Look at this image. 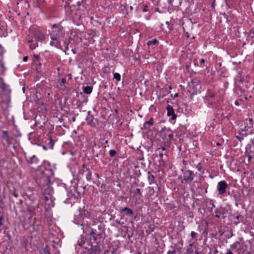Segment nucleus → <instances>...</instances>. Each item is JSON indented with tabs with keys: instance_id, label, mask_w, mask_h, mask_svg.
<instances>
[{
	"instance_id": "nucleus-18",
	"label": "nucleus",
	"mask_w": 254,
	"mask_h": 254,
	"mask_svg": "<svg viewBox=\"0 0 254 254\" xmlns=\"http://www.w3.org/2000/svg\"><path fill=\"white\" fill-rule=\"evenodd\" d=\"M235 218H236L237 220H238L237 222H236L234 223L235 224V225H237L239 223H240V222H242L243 221L244 217L242 215L239 214V215H237L235 217Z\"/></svg>"
},
{
	"instance_id": "nucleus-5",
	"label": "nucleus",
	"mask_w": 254,
	"mask_h": 254,
	"mask_svg": "<svg viewBox=\"0 0 254 254\" xmlns=\"http://www.w3.org/2000/svg\"><path fill=\"white\" fill-rule=\"evenodd\" d=\"M184 180L188 183H191L194 179L195 174L192 171L190 170H185L184 173Z\"/></svg>"
},
{
	"instance_id": "nucleus-28",
	"label": "nucleus",
	"mask_w": 254,
	"mask_h": 254,
	"mask_svg": "<svg viewBox=\"0 0 254 254\" xmlns=\"http://www.w3.org/2000/svg\"><path fill=\"white\" fill-rule=\"evenodd\" d=\"M248 37L249 36L252 38H254V30H250L248 33Z\"/></svg>"
},
{
	"instance_id": "nucleus-7",
	"label": "nucleus",
	"mask_w": 254,
	"mask_h": 254,
	"mask_svg": "<svg viewBox=\"0 0 254 254\" xmlns=\"http://www.w3.org/2000/svg\"><path fill=\"white\" fill-rule=\"evenodd\" d=\"M26 161L27 163L29 165H37L39 162V160L37 157L34 155L31 157H25Z\"/></svg>"
},
{
	"instance_id": "nucleus-19",
	"label": "nucleus",
	"mask_w": 254,
	"mask_h": 254,
	"mask_svg": "<svg viewBox=\"0 0 254 254\" xmlns=\"http://www.w3.org/2000/svg\"><path fill=\"white\" fill-rule=\"evenodd\" d=\"M88 113L89 115H90V111H89ZM86 120L88 122V125H91L92 123L93 122V116L92 115H89V116L86 117Z\"/></svg>"
},
{
	"instance_id": "nucleus-30",
	"label": "nucleus",
	"mask_w": 254,
	"mask_h": 254,
	"mask_svg": "<svg viewBox=\"0 0 254 254\" xmlns=\"http://www.w3.org/2000/svg\"><path fill=\"white\" fill-rule=\"evenodd\" d=\"M66 82V79L65 78H63L61 79V82L60 83V86H64V87L65 88L64 84Z\"/></svg>"
},
{
	"instance_id": "nucleus-11",
	"label": "nucleus",
	"mask_w": 254,
	"mask_h": 254,
	"mask_svg": "<svg viewBox=\"0 0 254 254\" xmlns=\"http://www.w3.org/2000/svg\"><path fill=\"white\" fill-rule=\"evenodd\" d=\"M164 131H166L165 137L168 136L170 140H172L173 139L174 135L172 132L170 130L169 128L168 129L166 127L162 128L161 132H163Z\"/></svg>"
},
{
	"instance_id": "nucleus-21",
	"label": "nucleus",
	"mask_w": 254,
	"mask_h": 254,
	"mask_svg": "<svg viewBox=\"0 0 254 254\" xmlns=\"http://www.w3.org/2000/svg\"><path fill=\"white\" fill-rule=\"evenodd\" d=\"M159 43L158 41L156 39H154L152 40H150L147 42V45L148 46H150L151 45H156Z\"/></svg>"
},
{
	"instance_id": "nucleus-42",
	"label": "nucleus",
	"mask_w": 254,
	"mask_h": 254,
	"mask_svg": "<svg viewBox=\"0 0 254 254\" xmlns=\"http://www.w3.org/2000/svg\"><path fill=\"white\" fill-rule=\"evenodd\" d=\"M225 254H234L230 249H227Z\"/></svg>"
},
{
	"instance_id": "nucleus-15",
	"label": "nucleus",
	"mask_w": 254,
	"mask_h": 254,
	"mask_svg": "<svg viewBox=\"0 0 254 254\" xmlns=\"http://www.w3.org/2000/svg\"><path fill=\"white\" fill-rule=\"evenodd\" d=\"M247 249V246L246 245H242L238 248L237 250L238 254H243Z\"/></svg>"
},
{
	"instance_id": "nucleus-6",
	"label": "nucleus",
	"mask_w": 254,
	"mask_h": 254,
	"mask_svg": "<svg viewBox=\"0 0 254 254\" xmlns=\"http://www.w3.org/2000/svg\"><path fill=\"white\" fill-rule=\"evenodd\" d=\"M228 184L225 181H221L218 182L217 185V190L219 194L222 195L225 193Z\"/></svg>"
},
{
	"instance_id": "nucleus-4",
	"label": "nucleus",
	"mask_w": 254,
	"mask_h": 254,
	"mask_svg": "<svg viewBox=\"0 0 254 254\" xmlns=\"http://www.w3.org/2000/svg\"><path fill=\"white\" fill-rule=\"evenodd\" d=\"M244 126L243 128H241L242 131V134L245 135L247 136L248 134H251L253 133V121L252 118L246 119L244 121Z\"/></svg>"
},
{
	"instance_id": "nucleus-24",
	"label": "nucleus",
	"mask_w": 254,
	"mask_h": 254,
	"mask_svg": "<svg viewBox=\"0 0 254 254\" xmlns=\"http://www.w3.org/2000/svg\"><path fill=\"white\" fill-rule=\"evenodd\" d=\"M215 217L216 218H219L220 217V215L221 214H224V213L222 212L220 209H216L215 211Z\"/></svg>"
},
{
	"instance_id": "nucleus-47",
	"label": "nucleus",
	"mask_w": 254,
	"mask_h": 254,
	"mask_svg": "<svg viewBox=\"0 0 254 254\" xmlns=\"http://www.w3.org/2000/svg\"><path fill=\"white\" fill-rule=\"evenodd\" d=\"M91 173H88L87 174V175H86V177L87 178L88 180H89V179H90V177H91Z\"/></svg>"
},
{
	"instance_id": "nucleus-10",
	"label": "nucleus",
	"mask_w": 254,
	"mask_h": 254,
	"mask_svg": "<svg viewBox=\"0 0 254 254\" xmlns=\"http://www.w3.org/2000/svg\"><path fill=\"white\" fill-rule=\"evenodd\" d=\"M196 248L197 246L194 243H190L187 248L186 253L188 254H194V250L196 249Z\"/></svg>"
},
{
	"instance_id": "nucleus-34",
	"label": "nucleus",
	"mask_w": 254,
	"mask_h": 254,
	"mask_svg": "<svg viewBox=\"0 0 254 254\" xmlns=\"http://www.w3.org/2000/svg\"><path fill=\"white\" fill-rule=\"evenodd\" d=\"M85 3H86V0H82L81 1H78V2H77V5H78V6H81V5H82V6H83L84 7H85L84 6V4H85Z\"/></svg>"
},
{
	"instance_id": "nucleus-36",
	"label": "nucleus",
	"mask_w": 254,
	"mask_h": 254,
	"mask_svg": "<svg viewBox=\"0 0 254 254\" xmlns=\"http://www.w3.org/2000/svg\"><path fill=\"white\" fill-rule=\"evenodd\" d=\"M190 236L191 237V239H193L196 238L197 236V233L194 231H191L190 233Z\"/></svg>"
},
{
	"instance_id": "nucleus-53",
	"label": "nucleus",
	"mask_w": 254,
	"mask_h": 254,
	"mask_svg": "<svg viewBox=\"0 0 254 254\" xmlns=\"http://www.w3.org/2000/svg\"><path fill=\"white\" fill-rule=\"evenodd\" d=\"M28 57L26 56L23 58V61L24 62H27L28 60Z\"/></svg>"
},
{
	"instance_id": "nucleus-13",
	"label": "nucleus",
	"mask_w": 254,
	"mask_h": 254,
	"mask_svg": "<svg viewBox=\"0 0 254 254\" xmlns=\"http://www.w3.org/2000/svg\"><path fill=\"white\" fill-rule=\"evenodd\" d=\"M121 212H126L125 214L127 216H131L133 214V211L131 209L128 208L127 207H124L122 210Z\"/></svg>"
},
{
	"instance_id": "nucleus-57",
	"label": "nucleus",
	"mask_w": 254,
	"mask_h": 254,
	"mask_svg": "<svg viewBox=\"0 0 254 254\" xmlns=\"http://www.w3.org/2000/svg\"><path fill=\"white\" fill-rule=\"evenodd\" d=\"M235 105H237V106H238V105H239V102H238V101H236L235 102Z\"/></svg>"
},
{
	"instance_id": "nucleus-29",
	"label": "nucleus",
	"mask_w": 254,
	"mask_h": 254,
	"mask_svg": "<svg viewBox=\"0 0 254 254\" xmlns=\"http://www.w3.org/2000/svg\"><path fill=\"white\" fill-rule=\"evenodd\" d=\"M148 192L150 195H153L154 194L155 190L152 187H148Z\"/></svg>"
},
{
	"instance_id": "nucleus-12",
	"label": "nucleus",
	"mask_w": 254,
	"mask_h": 254,
	"mask_svg": "<svg viewBox=\"0 0 254 254\" xmlns=\"http://www.w3.org/2000/svg\"><path fill=\"white\" fill-rule=\"evenodd\" d=\"M154 124V120L151 118L148 121L145 122L144 123L143 127L145 129H149L150 126H152Z\"/></svg>"
},
{
	"instance_id": "nucleus-43",
	"label": "nucleus",
	"mask_w": 254,
	"mask_h": 254,
	"mask_svg": "<svg viewBox=\"0 0 254 254\" xmlns=\"http://www.w3.org/2000/svg\"><path fill=\"white\" fill-rule=\"evenodd\" d=\"M215 96V94L214 93H210L208 94L207 97L208 98H213Z\"/></svg>"
},
{
	"instance_id": "nucleus-33",
	"label": "nucleus",
	"mask_w": 254,
	"mask_h": 254,
	"mask_svg": "<svg viewBox=\"0 0 254 254\" xmlns=\"http://www.w3.org/2000/svg\"><path fill=\"white\" fill-rule=\"evenodd\" d=\"M4 138H5L6 142L9 144L10 143L12 139V138L11 137H10L9 135L6 136V137Z\"/></svg>"
},
{
	"instance_id": "nucleus-50",
	"label": "nucleus",
	"mask_w": 254,
	"mask_h": 254,
	"mask_svg": "<svg viewBox=\"0 0 254 254\" xmlns=\"http://www.w3.org/2000/svg\"><path fill=\"white\" fill-rule=\"evenodd\" d=\"M176 252V251H175V250H174V251H169L168 252V254H175Z\"/></svg>"
},
{
	"instance_id": "nucleus-44",
	"label": "nucleus",
	"mask_w": 254,
	"mask_h": 254,
	"mask_svg": "<svg viewBox=\"0 0 254 254\" xmlns=\"http://www.w3.org/2000/svg\"><path fill=\"white\" fill-rule=\"evenodd\" d=\"M174 0H167L168 2L171 6H173V2Z\"/></svg>"
},
{
	"instance_id": "nucleus-62",
	"label": "nucleus",
	"mask_w": 254,
	"mask_h": 254,
	"mask_svg": "<svg viewBox=\"0 0 254 254\" xmlns=\"http://www.w3.org/2000/svg\"><path fill=\"white\" fill-rule=\"evenodd\" d=\"M252 158V157L251 156H249V157H248V159L250 161Z\"/></svg>"
},
{
	"instance_id": "nucleus-23",
	"label": "nucleus",
	"mask_w": 254,
	"mask_h": 254,
	"mask_svg": "<svg viewBox=\"0 0 254 254\" xmlns=\"http://www.w3.org/2000/svg\"><path fill=\"white\" fill-rule=\"evenodd\" d=\"M241 245H241L239 242H236L230 246V248L232 249H234L237 248L238 247L239 248Z\"/></svg>"
},
{
	"instance_id": "nucleus-48",
	"label": "nucleus",
	"mask_w": 254,
	"mask_h": 254,
	"mask_svg": "<svg viewBox=\"0 0 254 254\" xmlns=\"http://www.w3.org/2000/svg\"><path fill=\"white\" fill-rule=\"evenodd\" d=\"M3 53V48L0 45V55H1Z\"/></svg>"
},
{
	"instance_id": "nucleus-55",
	"label": "nucleus",
	"mask_w": 254,
	"mask_h": 254,
	"mask_svg": "<svg viewBox=\"0 0 254 254\" xmlns=\"http://www.w3.org/2000/svg\"><path fill=\"white\" fill-rule=\"evenodd\" d=\"M147 7L146 6H144V7L143 8V12H145L147 11Z\"/></svg>"
},
{
	"instance_id": "nucleus-37",
	"label": "nucleus",
	"mask_w": 254,
	"mask_h": 254,
	"mask_svg": "<svg viewBox=\"0 0 254 254\" xmlns=\"http://www.w3.org/2000/svg\"><path fill=\"white\" fill-rule=\"evenodd\" d=\"M196 168L197 170L199 171H201L202 173H204V170L202 169V167L200 166V164H198V165L196 166Z\"/></svg>"
},
{
	"instance_id": "nucleus-17",
	"label": "nucleus",
	"mask_w": 254,
	"mask_h": 254,
	"mask_svg": "<svg viewBox=\"0 0 254 254\" xmlns=\"http://www.w3.org/2000/svg\"><path fill=\"white\" fill-rule=\"evenodd\" d=\"M83 92L85 93L89 94L92 92L93 88L92 86H87L85 87H83Z\"/></svg>"
},
{
	"instance_id": "nucleus-63",
	"label": "nucleus",
	"mask_w": 254,
	"mask_h": 254,
	"mask_svg": "<svg viewBox=\"0 0 254 254\" xmlns=\"http://www.w3.org/2000/svg\"><path fill=\"white\" fill-rule=\"evenodd\" d=\"M79 215H80V217L81 218H83V216H82V215L80 213H79Z\"/></svg>"
},
{
	"instance_id": "nucleus-46",
	"label": "nucleus",
	"mask_w": 254,
	"mask_h": 254,
	"mask_svg": "<svg viewBox=\"0 0 254 254\" xmlns=\"http://www.w3.org/2000/svg\"><path fill=\"white\" fill-rule=\"evenodd\" d=\"M211 207L210 208V211H212L213 208H214L215 207V205L214 204V203L213 202H212L211 203Z\"/></svg>"
},
{
	"instance_id": "nucleus-64",
	"label": "nucleus",
	"mask_w": 254,
	"mask_h": 254,
	"mask_svg": "<svg viewBox=\"0 0 254 254\" xmlns=\"http://www.w3.org/2000/svg\"><path fill=\"white\" fill-rule=\"evenodd\" d=\"M137 254H141V253L140 252H138V253H137Z\"/></svg>"
},
{
	"instance_id": "nucleus-54",
	"label": "nucleus",
	"mask_w": 254,
	"mask_h": 254,
	"mask_svg": "<svg viewBox=\"0 0 254 254\" xmlns=\"http://www.w3.org/2000/svg\"><path fill=\"white\" fill-rule=\"evenodd\" d=\"M13 195L15 197H18V194L17 193H16V192H14L13 193Z\"/></svg>"
},
{
	"instance_id": "nucleus-3",
	"label": "nucleus",
	"mask_w": 254,
	"mask_h": 254,
	"mask_svg": "<svg viewBox=\"0 0 254 254\" xmlns=\"http://www.w3.org/2000/svg\"><path fill=\"white\" fill-rule=\"evenodd\" d=\"M93 238L94 243L96 244L95 246L91 245L88 250H91L95 252H100V249L98 246V243L102 238V234L97 233L96 230L92 229L90 233V238Z\"/></svg>"
},
{
	"instance_id": "nucleus-22",
	"label": "nucleus",
	"mask_w": 254,
	"mask_h": 254,
	"mask_svg": "<svg viewBox=\"0 0 254 254\" xmlns=\"http://www.w3.org/2000/svg\"><path fill=\"white\" fill-rule=\"evenodd\" d=\"M158 152V155L160 157V159L159 160V162L160 163V164H164V161H163V155H164V154L162 152H161L160 150Z\"/></svg>"
},
{
	"instance_id": "nucleus-32",
	"label": "nucleus",
	"mask_w": 254,
	"mask_h": 254,
	"mask_svg": "<svg viewBox=\"0 0 254 254\" xmlns=\"http://www.w3.org/2000/svg\"><path fill=\"white\" fill-rule=\"evenodd\" d=\"M138 195H139V196H141V193L140 189L137 188V189H136V190H135L134 195L135 196H137Z\"/></svg>"
},
{
	"instance_id": "nucleus-38",
	"label": "nucleus",
	"mask_w": 254,
	"mask_h": 254,
	"mask_svg": "<svg viewBox=\"0 0 254 254\" xmlns=\"http://www.w3.org/2000/svg\"><path fill=\"white\" fill-rule=\"evenodd\" d=\"M166 149V146H162L161 147H159V148H158L156 150V151L155 152L157 153V151H159L160 149H161L162 151H164Z\"/></svg>"
},
{
	"instance_id": "nucleus-40",
	"label": "nucleus",
	"mask_w": 254,
	"mask_h": 254,
	"mask_svg": "<svg viewBox=\"0 0 254 254\" xmlns=\"http://www.w3.org/2000/svg\"><path fill=\"white\" fill-rule=\"evenodd\" d=\"M234 197H235V205H236V206H237V207H238V206L239 204H238V199H237V196H236V195H234Z\"/></svg>"
},
{
	"instance_id": "nucleus-52",
	"label": "nucleus",
	"mask_w": 254,
	"mask_h": 254,
	"mask_svg": "<svg viewBox=\"0 0 254 254\" xmlns=\"http://www.w3.org/2000/svg\"><path fill=\"white\" fill-rule=\"evenodd\" d=\"M196 94V92H194L193 93H191V95H190V98H192L193 96H194V95H195Z\"/></svg>"
},
{
	"instance_id": "nucleus-20",
	"label": "nucleus",
	"mask_w": 254,
	"mask_h": 254,
	"mask_svg": "<svg viewBox=\"0 0 254 254\" xmlns=\"http://www.w3.org/2000/svg\"><path fill=\"white\" fill-rule=\"evenodd\" d=\"M0 30L4 31L6 30V24L4 21L0 22Z\"/></svg>"
},
{
	"instance_id": "nucleus-31",
	"label": "nucleus",
	"mask_w": 254,
	"mask_h": 254,
	"mask_svg": "<svg viewBox=\"0 0 254 254\" xmlns=\"http://www.w3.org/2000/svg\"><path fill=\"white\" fill-rule=\"evenodd\" d=\"M27 212L29 213L31 217L33 216L35 214L34 210L32 208H28Z\"/></svg>"
},
{
	"instance_id": "nucleus-25",
	"label": "nucleus",
	"mask_w": 254,
	"mask_h": 254,
	"mask_svg": "<svg viewBox=\"0 0 254 254\" xmlns=\"http://www.w3.org/2000/svg\"><path fill=\"white\" fill-rule=\"evenodd\" d=\"M113 76L114 78L116 79L118 81L121 80V75L119 73H114Z\"/></svg>"
},
{
	"instance_id": "nucleus-45",
	"label": "nucleus",
	"mask_w": 254,
	"mask_h": 254,
	"mask_svg": "<svg viewBox=\"0 0 254 254\" xmlns=\"http://www.w3.org/2000/svg\"><path fill=\"white\" fill-rule=\"evenodd\" d=\"M197 249V248H196V249H194L195 251H194V254H200L201 252L198 251Z\"/></svg>"
},
{
	"instance_id": "nucleus-27",
	"label": "nucleus",
	"mask_w": 254,
	"mask_h": 254,
	"mask_svg": "<svg viewBox=\"0 0 254 254\" xmlns=\"http://www.w3.org/2000/svg\"><path fill=\"white\" fill-rule=\"evenodd\" d=\"M109 154L110 157H113L116 155L117 152L115 150H111L109 151Z\"/></svg>"
},
{
	"instance_id": "nucleus-39",
	"label": "nucleus",
	"mask_w": 254,
	"mask_h": 254,
	"mask_svg": "<svg viewBox=\"0 0 254 254\" xmlns=\"http://www.w3.org/2000/svg\"><path fill=\"white\" fill-rule=\"evenodd\" d=\"M2 133L4 136V138H6V136L9 135L8 134V131L7 130H2Z\"/></svg>"
},
{
	"instance_id": "nucleus-9",
	"label": "nucleus",
	"mask_w": 254,
	"mask_h": 254,
	"mask_svg": "<svg viewBox=\"0 0 254 254\" xmlns=\"http://www.w3.org/2000/svg\"><path fill=\"white\" fill-rule=\"evenodd\" d=\"M34 37L39 41H42L45 38V34L40 30H35L34 32Z\"/></svg>"
},
{
	"instance_id": "nucleus-49",
	"label": "nucleus",
	"mask_w": 254,
	"mask_h": 254,
	"mask_svg": "<svg viewBox=\"0 0 254 254\" xmlns=\"http://www.w3.org/2000/svg\"><path fill=\"white\" fill-rule=\"evenodd\" d=\"M2 219H3V217L2 216H0V227H1V226L2 225Z\"/></svg>"
},
{
	"instance_id": "nucleus-8",
	"label": "nucleus",
	"mask_w": 254,
	"mask_h": 254,
	"mask_svg": "<svg viewBox=\"0 0 254 254\" xmlns=\"http://www.w3.org/2000/svg\"><path fill=\"white\" fill-rule=\"evenodd\" d=\"M166 110L167 111V116H172V120H175L177 118V115L175 114L172 106L168 105L167 107Z\"/></svg>"
},
{
	"instance_id": "nucleus-51",
	"label": "nucleus",
	"mask_w": 254,
	"mask_h": 254,
	"mask_svg": "<svg viewBox=\"0 0 254 254\" xmlns=\"http://www.w3.org/2000/svg\"><path fill=\"white\" fill-rule=\"evenodd\" d=\"M42 148H43V149L44 150H46L48 148V146H47V145H43V146H42Z\"/></svg>"
},
{
	"instance_id": "nucleus-56",
	"label": "nucleus",
	"mask_w": 254,
	"mask_h": 254,
	"mask_svg": "<svg viewBox=\"0 0 254 254\" xmlns=\"http://www.w3.org/2000/svg\"><path fill=\"white\" fill-rule=\"evenodd\" d=\"M214 253V254H217V253H218V251L217 249H215Z\"/></svg>"
},
{
	"instance_id": "nucleus-41",
	"label": "nucleus",
	"mask_w": 254,
	"mask_h": 254,
	"mask_svg": "<svg viewBox=\"0 0 254 254\" xmlns=\"http://www.w3.org/2000/svg\"><path fill=\"white\" fill-rule=\"evenodd\" d=\"M204 63H205V60L204 59H201L200 61V66H201V67L203 66L202 64H204Z\"/></svg>"
},
{
	"instance_id": "nucleus-61",
	"label": "nucleus",
	"mask_w": 254,
	"mask_h": 254,
	"mask_svg": "<svg viewBox=\"0 0 254 254\" xmlns=\"http://www.w3.org/2000/svg\"><path fill=\"white\" fill-rule=\"evenodd\" d=\"M108 143V140H106L105 141V142H104L105 144H107Z\"/></svg>"
},
{
	"instance_id": "nucleus-35",
	"label": "nucleus",
	"mask_w": 254,
	"mask_h": 254,
	"mask_svg": "<svg viewBox=\"0 0 254 254\" xmlns=\"http://www.w3.org/2000/svg\"><path fill=\"white\" fill-rule=\"evenodd\" d=\"M245 136V135L242 134V132L240 134V136H236V137L239 139V141H241L242 140L244 139V137Z\"/></svg>"
},
{
	"instance_id": "nucleus-58",
	"label": "nucleus",
	"mask_w": 254,
	"mask_h": 254,
	"mask_svg": "<svg viewBox=\"0 0 254 254\" xmlns=\"http://www.w3.org/2000/svg\"><path fill=\"white\" fill-rule=\"evenodd\" d=\"M246 254H253L251 252H247Z\"/></svg>"
},
{
	"instance_id": "nucleus-26",
	"label": "nucleus",
	"mask_w": 254,
	"mask_h": 254,
	"mask_svg": "<svg viewBox=\"0 0 254 254\" xmlns=\"http://www.w3.org/2000/svg\"><path fill=\"white\" fill-rule=\"evenodd\" d=\"M43 251H44V253L45 254H51L50 252V248L49 247V246L48 245L45 246V247H44V248L43 249Z\"/></svg>"
},
{
	"instance_id": "nucleus-60",
	"label": "nucleus",
	"mask_w": 254,
	"mask_h": 254,
	"mask_svg": "<svg viewBox=\"0 0 254 254\" xmlns=\"http://www.w3.org/2000/svg\"><path fill=\"white\" fill-rule=\"evenodd\" d=\"M72 52H73V54H75L76 53V52L75 51V50H73V49H72Z\"/></svg>"
},
{
	"instance_id": "nucleus-1",
	"label": "nucleus",
	"mask_w": 254,
	"mask_h": 254,
	"mask_svg": "<svg viewBox=\"0 0 254 254\" xmlns=\"http://www.w3.org/2000/svg\"><path fill=\"white\" fill-rule=\"evenodd\" d=\"M52 31L50 34L51 41L50 45L58 48H62L61 41L64 42L66 46V49H68L67 44L64 40L65 31L61 23L54 24L51 26Z\"/></svg>"
},
{
	"instance_id": "nucleus-2",
	"label": "nucleus",
	"mask_w": 254,
	"mask_h": 254,
	"mask_svg": "<svg viewBox=\"0 0 254 254\" xmlns=\"http://www.w3.org/2000/svg\"><path fill=\"white\" fill-rule=\"evenodd\" d=\"M39 187L41 188L42 193L44 195L50 192L51 181L50 178L48 175H43L41 178L37 181ZM45 201L48 200V196H45Z\"/></svg>"
},
{
	"instance_id": "nucleus-59",
	"label": "nucleus",
	"mask_w": 254,
	"mask_h": 254,
	"mask_svg": "<svg viewBox=\"0 0 254 254\" xmlns=\"http://www.w3.org/2000/svg\"><path fill=\"white\" fill-rule=\"evenodd\" d=\"M129 8H130V9L131 10H133V6H130V7H129Z\"/></svg>"
},
{
	"instance_id": "nucleus-14",
	"label": "nucleus",
	"mask_w": 254,
	"mask_h": 254,
	"mask_svg": "<svg viewBox=\"0 0 254 254\" xmlns=\"http://www.w3.org/2000/svg\"><path fill=\"white\" fill-rule=\"evenodd\" d=\"M147 179L149 182V184L151 185L153 183H155V178L154 175L151 174V172L148 171V173Z\"/></svg>"
},
{
	"instance_id": "nucleus-16",
	"label": "nucleus",
	"mask_w": 254,
	"mask_h": 254,
	"mask_svg": "<svg viewBox=\"0 0 254 254\" xmlns=\"http://www.w3.org/2000/svg\"><path fill=\"white\" fill-rule=\"evenodd\" d=\"M54 144L55 142L52 139V137L50 136L49 139V142L47 143V146H48V148L53 149L54 148Z\"/></svg>"
}]
</instances>
